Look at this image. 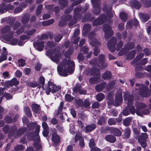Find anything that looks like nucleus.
<instances>
[{"mask_svg": "<svg viewBox=\"0 0 151 151\" xmlns=\"http://www.w3.org/2000/svg\"><path fill=\"white\" fill-rule=\"evenodd\" d=\"M79 140V145L82 147L84 146V143L81 134L80 133H76L75 137L76 142Z\"/></svg>", "mask_w": 151, "mask_h": 151, "instance_id": "nucleus-19", "label": "nucleus"}, {"mask_svg": "<svg viewBox=\"0 0 151 151\" xmlns=\"http://www.w3.org/2000/svg\"><path fill=\"white\" fill-rule=\"evenodd\" d=\"M36 32L35 29H33L32 30H28L25 31V33L27 34L29 36L33 35Z\"/></svg>", "mask_w": 151, "mask_h": 151, "instance_id": "nucleus-49", "label": "nucleus"}, {"mask_svg": "<svg viewBox=\"0 0 151 151\" xmlns=\"http://www.w3.org/2000/svg\"><path fill=\"white\" fill-rule=\"evenodd\" d=\"M138 24V21L136 19H134L130 22H128L126 24V27L127 28L129 29L132 27V25L137 26Z\"/></svg>", "mask_w": 151, "mask_h": 151, "instance_id": "nucleus-25", "label": "nucleus"}, {"mask_svg": "<svg viewBox=\"0 0 151 151\" xmlns=\"http://www.w3.org/2000/svg\"><path fill=\"white\" fill-rule=\"evenodd\" d=\"M10 27L9 26H6L4 27L1 30L2 33L3 34L7 33L6 35H7V34L9 33V32L10 30ZM10 32H9L10 33Z\"/></svg>", "mask_w": 151, "mask_h": 151, "instance_id": "nucleus-36", "label": "nucleus"}, {"mask_svg": "<svg viewBox=\"0 0 151 151\" xmlns=\"http://www.w3.org/2000/svg\"><path fill=\"white\" fill-rule=\"evenodd\" d=\"M19 82L16 78H14L10 81H7L5 83V85L8 86H12L18 85Z\"/></svg>", "mask_w": 151, "mask_h": 151, "instance_id": "nucleus-20", "label": "nucleus"}, {"mask_svg": "<svg viewBox=\"0 0 151 151\" xmlns=\"http://www.w3.org/2000/svg\"><path fill=\"white\" fill-rule=\"evenodd\" d=\"M107 17L104 14H101L98 18L93 22V25L94 26L99 25L102 24L104 21H106Z\"/></svg>", "mask_w": 151, "mask_h": 151, "instance_id": "nucleus-16", "label": "nucleus"}, {"mask_svg": "<svg viewBox=\"0 0 151 151\" xmlns=\"http://www.w3.org/2000/svg\"><path fill=\"white\" fill-rule=\"evenodd\" d=\"M32 108L33 111L37 114L39 113L40 111V106L35 104H32Z\"/></svg>", "mask_w": 151, "mask_h": 151, "instance_id": "nucleus-26", "label": "nucleus"}, {"mask_svg": "<svg viewBox=\"0 0 151 151\" xmlns=\"http://www.w3.org/2000/svg\"><path fill=\"white\" fill-rule=\"evenodd\" d=\"M130 134V130L129 128H127L124 131V137L125 138H129Z\"/></svg>", "mask_w": 151, "mask_h": 151, "instance_id": "nucleus-37", "label": "nucleus"}, {"mask_svg": "<svg viewBox=\"0 0 151 151\" xmlns=\"http://www.w3.org/2000/svg\"><path fill=\"white\" fill-rule=\"evenodd\" d=\"M103 29L106 39L109 38L113 35V32L111 30V27L109 25L104 24L103 27Z\"/></svg>", "mask_w": 151, "mask_h": 151, "instance_id": "nucleus-11", "label": "nucleus"}, {"mask_svg": "<svg viewBox=\"0 0 151 151\" xmlns=\"http://www.w3.org/2000/svg\"><path fill=\"white\" fill-rule=\"evenodd\" d=\"M89 146L90 148L94 146L95 145L94 141L93 139H90L89 143Z\"/></svg>", "mask_w": 151, "mask_h": 151, "instance_id": "nucleus-59", "label": "nucleus"}, {"mask_svg": "<svg viewBox=\"0 0 151 151\" xmlns=\"http://www.w3.org/2000/svg\"><path fill=\"white\" fill-rule=\"evenodd\" d=\"M36 125L37 124L36 123L34 122L29 124L28 125V127L29 128V129L31 130L34 129Z\"/></svg>", "mask_w": 151, "mask_h": 151, "instance_id": "nucleus-55", "label": "nucleus"}, {"mask_svg": "<svg viewBox=\"0 0 151 151\" xmlns=\"http://www.w3.org/2000/svg\"><path fill=\"white\" fill-rule=\"evenodd\" d=\"M111 133L116 136H120L122 135L120 131L116 128H112L111 130Z\"/></svg>", "mask_w": 151, "mask_h": 151, "instance_id": "nucleus-29", "label": "nucleus"}, {"mask_svg": "<svg viewBox=\"0 0 151 151\" xmlns=\"http://www.w3.org/2000/svg\"><path fill=\"white\" fill-rule=\"evenodd\" d=\"M91 2L94 8L93 12L96 14H98L100 12V4L99 0H91Z\"/></svg>", "mask_w": 151, "mask_h": 151, "instance_id": "nucleus-14", "label": "nucleus"}, {"mask_svg": "<svg viewBox=\"0 0 151 151\" xmlns=\"http://www.w3.org/2000/svg\"><path fill=\"white\" fill-rule=\"evenodd\" d=\"M46 54L47 55L50 57L52 61L57 63L61 58V55L59 54L57 51L54 49L47 50Z\"/></svg>", "mask_w": 151, "mask_h": 151, "instance_id": "nucleus-6", "label": "nucleus"}, {"mask_svg": "<svg viewBox=\"0 0 151 151\" xmlns=\"http://www.w3.org/2000/svg\"><path fill=\"white\" fill-rule=\"evenodd\" d=\"M96 99L98 101H101L104 99V96L103 93H100L96 95Z\"/></svg>", "mask_w": 151, "mask_h": 151, "instance_id": "nucleus-45", "label": "nucleus"}, {"mask_svg": "<svg viewBox=\"0 0 151 151\" xmlns=\"http://www.w3.org/2000/svg\"><path fill=\"white\" fill-rule=\"evenodd\" d=\"M142 3L146 7H149L151 4V0H141Z\"/></svg>", "mask_w": 151, "mask_h": 151, "instance_id": "nucleus-35", "label": "nucleus"}, {"mask_svg": "<svg viewBox=\"0 0 151 151\" xmlns=\"http://www.w3.org/2000/svg\"><path fill=\"white\" fill-rule=\"evenodd\" d=\"M54 22V20L53 19H51L47 21H44L42 22V24L43 25L47 26L50 24H52Z\"/></svg>", "mask_w": 151, "mask_h": 151, "instance_id": "nucleus-41", "label": "nucleus"}, {"mask_svg": "<svg viewBox=\"0 0 151 151\" xmlns=\"http://www.w3.org/2000/svg\"><path fill=\"white\" fill-rule=\"evenodd\" d=\"M3 52L1 53V56L0 57V63L3 61L7 59L6 56L9 55V54L6 51V49L5 47L2 48Z\"/></svg>", "mask_w": 151, "mask_h": 151, "instance_id": "nucleus-21", "label": "nucleus"}, {"mask_svg": "<svg viewBox=\"0 0 151 151\" xmlns=\"http://www.w3.org/2000/svg\"><path fill=\"white\" fill-rule=\"evenodd\" d=\"M38 82L42 86V88L43 89V86L45 87V86H44L45 83V78L42 76L40 77L39 79Z\"/></svg>", "mask_w": 151, "mask_h": 151, "instance_id": "nucleus-47", "label": "nucleus"}, {"mask_svg": "<svg viewBox=\"0 0 151 151\" xmlns=\"http://www.w3.org/2000/svg\"><path fill=\"white\" fill-rule=\"evenodd\" d=\"M106 140L111 143H114L116 141V137L112 135H109L106 136L105 137Z\"/></svg>", "mask_w": 151, "mask_h": 151, "instance_id": "nucleus-27", "label": "nucleus"}, {"mask_svg": "<svg viewBox=\"0 0 151 151\" xmlns=\"http://www.w3.org/2000/svg\"><path fill=\"white\" fill-rule=\"evenodd\" d=\"M132 119V118L131 117H127L126 118L123 120V124L126 126H128Z\"/></svg>", "mask_w": 151, "mask_h": 151, "instance_id": "nucleus-34", "label": "nucleus"}, {"mask_svg": "<svg viewBox=\"0 0 151 151\" xmlns=\"http://www.w3.org/2000/svg\"><path fill=\"white\" fill-rule=\"evenodd\" d=\"M55 45V43L53 42L50 41H48L47 44L46 46L45 47L46 49L49 48L53 47Z\"/></svg>", "mask_w": 151, "mask_h": 151, "instance_id": "nucleus-52", "label": "nucleus"}, {"mask_svg": "<svg viewBox=\"0 0 151 151\" xmlns=\"http://www.w3.org/2000/svg\"><path fill=\"white\" fill-rule=\"evenodd\" d=\"M120 17L122 20L125 22L127 19V15L124 12H122L120 14Z\"/></svg>", "mask_w": 151, "mask_h": 151, "instance_id": "nucleus-44", "label": "nucleus"}, {"mask_svg": "<svg viewBox=\"0 0 151 151\" xmlns=\"http://www.w3.org/2000/svg\"><path fill=\"white\" fill-rule=\"evenodd\" d=\"M95 36L96 34L94 32H92L90 33L88 36L89 44L93 47L99 46H100V44L95 38Z\"/></svg>", "mask_w": 151, "mask_h": 151, "instance_id": "nucleus-9", "label": "nucleus"}, {"mask_svg": "<svg viewBox=\"0 0 151 151\" xmlns=\"http://www.w3.org/2000/svg\"><path fill=\"white\" fill-rule=\"evenodd\" d=\"M148 135L146 133H142L141 137L138 139V142L143 148H145L147 146L146 141Z\"/></svg>", "mask_w": 151, "mask_h": 151, "instance_id": "nucleus-13", "label": "nucleus"}, {"mask_svg": "<svg viewBox=\"0 0 151 151\" xmlns=\"http://www.w3.org/2000/svg\"><path fill=\"white\" fill-rule=\"evenodd\" d=\"M91 28V26L88 24H86L83 26V32L86 33Z\"/></svg>", "mask_w": 151, "mask_h": 151, "instance_id": "nucleus-42", "label": "nucleus"}, {"mask_svg": "<svg viewBox=\"0 0 151 151\" xmlns=\"http://www.w3.org/2000/svg\"><path fill=\"white\" fill-rule=\"evenodd\" d=\"M73 50L72 49L71 50L65 52V56L66 57L68 58L69 56L72 55L73 52Z\"/></svg>", "mask_w": 151, "mask_h": 151, "instance_id": "nucleus-62", "label": "nucleus"}, {"mask_svg": "<svg viewBox=\"0 0 151 151\" xmlns=\"http://www.w3.org/2000/svg\"><path fill=\"white\" fill-rule=\"evenodd\" d=\"M60 87L55 85L52 81H49L47 83L43 86V90L45 91L46 93L49 95L51 92L52 93L57 92L60 90Z\"/></svg>", "mask_w": 151, "mask_h": 151, "instance_id": "nucleus-5", "label": "nucleus"}, {"mask_svg": "<svg viewBox=\"0 0 151 151\" xmlns=\"http://www.w3.org/2000/svg\"><path fill=\"white\" fill-rule=\"evenodd\" d=\"M123 45V43L122 42L120 41L119 42L117 46L116 50L118 51L122 47Z\"/></svg>", "mask_w": 151, "mask_h": 151, "instance_id": "nucleus-61", "label": "nucleus"}, {"mask_svg": "<svg viewBox=\"0 0 151 151\" xmlns=\"http://www.w3.org/2000/svg\"><path fill=\"white\" fill-rule=\"evenodd\" d=\"M112 7L109 5H105L103 8V11L104 12L108 13V17L111 18L112 17L114 12H111V9Z\"/></svg>", "mask_w": 151, "mask_h": 151, "instance_id": "nucleus-18", "label": "nucleus"}, {"mask_svg": "<svg viewBox=\"0 0 151 151\" xmlns=\"http://www.w3.org/2000/svg\"><path fill=\"white\" fill-rule=\"evenodd\" d=\"M30 38L29 36L28 35H21L20 37V39L22 40H25L27 39H29Z\"/></svg>", "mask_w": 151, "mask_h": 151, "instance_id": "nucleus-58", "label": "nucleus"}, {"mask_svg": "<svg viewBox=\"0 0 151 151\" xmlns=\"http://www.w3.org/2000/svg\"><path fill=\"white\" fill-rule=\"evenodd\" d=\"M24 111H25L26 114L28 117H31L32 116V114L31 113L30 109L28 106H27L24 108Z\"/></svg>", "mask_w": 151, "mask_h": 151, "instance_id": "nucleus-40", "label": "nucleus"}, {"mask_svg": "<svg viewBox=\"0 0 151 151\" xmlns=\"http://www.w3.org/2000/svg\"><path fill=\"white\" fill-rule=\"evenodd\" d=\"M83 103V106H84L85 107H88L90 105L89 101L88 99L85 100Z\"/></svg>", "mask_w": 151, "mask_h": 151, "instance_id": "nucleus-57", "label": "nucleus"}, {"mask_svg": "<svg viewBox=\"0 0 151 151\" xmlns=\"http://www.w3.org/2000/svg\"><path fill=\"white\" fill-rule=\"evenodd\" d=\"M65 99L66 101H70L73 100V98L70 95L66 94L65 95Z\"/></svg>", "mask_w": 151, "mask_h": 151, "instance_id": "nucleus-56", "label": "nucleus"}, {"mask_svg": "<svg viewBox=\"0 0 151 151\" xmlns=\"http://www.w3.org/2000/svg\"><path fill=\"white\" fill-rule=\"evenodd\" d=\"M136 86H139L140 88L139 90V94L142 96L146 97H148L151 94V92L147 89V87L146 86H145L142 84H136Z\"/></svg>", "mask_w": 151, "mask_h": 151, "instance_id": "nucleus-7", "label": "nucleus"}, {"mask_svg": "<svg viewBox=\"0 0 151 151\" xmlns=\"http://www.w3.org/2000/svg\"><path fill=\"white\" fill-rule=\"evenodd\" d=\"M42 5L41 4H40L38 5L36 11V14L37 15H39L40 14L42 10Z\"/></svg>", "mask_w": 151, "mask_h": 151, "instance_id": "nucleus-50", "label": "nucleus"}, {"mask_svg": "<svg viewBox=\"0 0 151 151\" xmlns=\"http://www.w3.org/2000/svg\"><path fill=\"white\" fill-rule=\"evenodd\" d=\"M17 129V127L15 126H13L9 128L8 126H6L3 128V132L5 133H9V136L11 134L14 135V137L15 138L18 137L22 134L25 131L26 129L25 128L20 129L17 132H15Z\"/></svg>", "mask_w": 151, "mask_h": 151, "instance_id": "nucleus-4", "label": "nucleus"}, {"mask_svg": "<svg viewBox=\"0 0 151 151\" xmlns=\"http://www.w3.org/2000/svg\"><path fill=\"white\" fill-rule=\"evenodd\" d=\"M59 2L61 9H63V8L66 6L68 4L66 0H59Z\"/></svg>", "mask_w": 151, "mask_h": 151, "instance_id": "nucleus-38", "label": "nucleus"}, {"mask_svg": "<svg viewBox=\"0 0 151 151\" xmlns=\"http://www.w3.org/2000/svg\"><path fill=\"white\" fill-rule=\"evenodd\" d=\"M139 17L144 22H146L150 18L148 14L142 13L139 14Z\"/></svg>", "mask_w": 151, "mask_h": 151, "instance_id": "nucleus-31", "label": "nucleus"}, {"mask_svg": "<svg viewBox=\"0 0 151 151\" xmlns=\"http://www.w3.org/2000/svg\"><path fill=\"white\" fill-rule=\"evenodd\" d=\"M2 76L4 78H8L9 76V73L7 71H6L2 73Z\"/></svg>", "mask_w": 151, "mask_h": 151, "instance_id": "nucleus-60", "label": "nucleus"}, {"mask_svg": "<svg viewBox=\"0 0 151 151\" xmlns=\"http://www.w3.org/2000/svg\"><path fill=\"white\" fill-rule=\"evenodd\" d=\"M96 127V125L94 124L88 125L86 127V132H90L95 129Z\"/></svg>", "mask_w": 151, "mask_h": 151, "instance_id": "nucleus-33", "label": "nucleus"}, {"mask_svg": "<svg viewBox=\"0 0 151 151\" xmlns=\"http://www.w3.org/2000/svg\"><path fill=\"white\" fill-rule=\"evenodd\" d=\"M105 56L104 55L101 54L99 57L98 61L96 59H93L90 62V63L93 65H95L96 67L98 68L96 69L93 68H91V75H98L100 73L99 70H102L106 66V64H104V60Z\"/></svg>", "mask_w": 151, "mask_h": 151, "instance_id": "nucleus-3", "label": "nucleus"}, {"mask_svg": "<svg viewBox=\"0 0 151 151\" xmlns=\"http://www.w3.org/2000/svg\"><path fill=\"white\" fill-rule=\"evenodd\" d=\"M71 16L70 15H68L66 17V18L63 20L60 21L59 23V25L60 27H62L65 25L67 23V21L70 19Z\"/></svg>", "mask_w": 151, "mask_h": 151, "instance_id": "nucleus-28", "label": "nucleus"}, {"mask_svg": "<svg viewBox=\"0 0 151 151\" xmlns=\"http://www.w3.org/2000/svg\"><path fill=\"white\" fill-rule=\"evenodd\" d=\"M80 85L79 84H77L73 88V90L75 92H76L78 91L81 94H83L86 93V91L83 89H80Z\"/></svg>", "mask_w": 151, "mask_h": 151, "instance_id": "nucleus-24", "label": "nucleus"}, {"mask_svg": "<svg viewBox=\"0 0 151 151\" xmlns=\"http://www.w3.org/2000/svg\"><path fill=\"white\" fill-rule=\"evenodd\" d=\"M62 38V36L60 34H57L55 35V40L56 42H59Z\"/></svg>", "mask_w": 151, "mask_h": 151, "instance_id": "nucleus-51", "label": "nucleus"}, {"mask_svg": "<svg viewBox=\"0 0 151 151\" xmlns=\"http://www.w3.org/2000/svg\"><path fill=\"white\" fill-rule=\"evenodd\" d=\"M40 128V125H37L35 129L36 133L35 134V138L33 139L34 141H35V142L34 143V146L35 148L37 149H39L42 147L41 145L39 143L40 140V137L38 136Z\"/></svg>", "mask_w": 151, "mask_h": 151, "instance_id": "nucleus-8", "label": "nucleus"}, {"mask_svg": "<svg viewBox=\"0 0 151 151\" xmlns=\"http://www.w3.org/2000/svg\"><path fill=\"white\" fill-rule=\"evenodd\" d=\"M124 100L125 101H127V105L129 111L132 114H134L135 112L136 114L140 116H142V114H148L149 112L148 110H145L143 111L141 109L145 107L146 105L139 102H137L135 104L136 109L135 110L134 107L132 106L133 102V97L130 95L128 93H125L124 95Z\"/></svg>", "mask_w": 151, "mask_h": 151, "instance_id": "nucleus-1", "label": "nucleus"}, {"mask_svg": "<svg viewBox=\"0 0 151 151\" xmlns=\"http://www.w3.org/2000/svg\"><path fill=\"white\" fill-rule=\"evenodd\" d=\"M106 86L105 82H102L100 85H97L95 87L97 91H101L102 90L103 88Z\"/></svg>", "mask_w": 151, "mask_h": 151, "instance_id": "nucleus-32", "label": "nucleus"}, {"mask_svg": "<svg viewBox=\"0 0 151 151\" xmlns=\"http://www.w3.org/2000/svg\"><path fill=\"white\" fill-rule=\"evenodd\" d=\"M99 79L98 77L91 78L89 79V81L90 83L91 84L96 83L99 82Z\"/></svg>", "mask_w": 151, "mask_h": 151, "instance_id": "nucleus-43", "label": "nucleus"}, {"mask_svg": "<svg viewBox=\"0 0 151 151\" xmlns=\"http://www.w3.org/2000/svg\"><path fill=\"white\" fill-rule=\"evenodd\" d=\"M115 101L114 103V106H118L122 101V94L120 92L116 94L115 96Z\"/></svg>", "mask_w": 151, "mask_h": 151, "instance_id": "nucleus-17", "label": "nucleus"}, {"mask_svg": "<svg viewBox=\"0 0 151 151\" xmlns=\"http://www.w3.org/2000/svg\"><path fill=\"white\" fill-rule=\"evenodd\" d=\"M83 102L82 100L81 99H78L76 102V103L77 104H78L79 106H83Z\"/></svg>", "mask_w": 151, "mask_h": 151, "instance_id": "nucleus-64", "label": "nucleus"}, {"mask_svg": "<svg viewBox=\"0 0 151 151\" xmlns=\"http://www.w3.org/2000/svg\"><path fill=\"white\" fill-rule=\"evenodd\" d=\"M5 121L8 123H10L13 121L11 118L9 116H6L5 118Z\"/></svg>", "mask_w": 151, "mask_h": 151, "instance_id": "nucleus-63", "label": "nucleus"}, {"mask_svg": "<svg viewBox=\"0 0 151 151\" xmlns=\"http://www.w3.org/2000/svg\"><path fill=\"white\" fill-rule=\"evenodd\" d=\"M14 149L16 151L22 150L24 149V147L22 145H18L15 147Z\"/></svg>", "mask_w": 151, "mask_h": 151, "instance_id": "nucleus-54", "label": "nucleus"}, {"mask_svg": "<svg viewBox=\"0 0 151 151\" xmlns=\"http://www.w3.org/2000/svg\"><path fill=\"white\" fill-rule=\"evenodd\" d=\"M133 5L137 9H138L141 6L140 4L136 0H133Z\"/></svg>", "mask_w": 151, "mask_h": 151, "instance_id": "nucleus-46", "label": "nucleus"}, {"mask_svg": "<svg viewBox=\"0 0 151 151\" xmlns=\"http://www.w3.org/2000/svg\"><path fill=\"white\" fill-rule=\"evenodd\" d=\"M103 78L104 79H109L111 78V73L108 71L105 72L103 75Z\"/></svg>", "mask_w": 151, "mask_h": 151, "instance_id": "nucleus-39", "label": "nucleus"}, {"mask_svg": "<svg viewBox=\"0 0 151 151\" xmlns=\"http://www.w3.org/2000/svg\"><path fill=\"white\" fill-rule=\"evenodd\" d=\"M81 7H77L74 10V18L75 20L73 22H70L69 23V25L70 26H71L73 25L75 23L77 20L81 19V14L80 13H78L81 10Z\"/></svg>", "mask_w": 151, "mask_h": 151, "instance_id": "nucleus-10", "label": "nucleus"}, {"mask_svg": "<svg viewBox=\"0 0 151 151\" xmlns=\"http://www.w3.org/2000/svg\"><path fill=\"white\" fill-rule=\"evenodd\" d=\"M30 17V16L29 14H26L24 15L22 17V23L25 24L27 23L29 20Z\"/></svg>", "mask_w": 151, "mask_h": 151, "instance_id": "nucleus-30", "label": "nucleus"}, {"mask_svg": "<svg viewBox=\"0 0 151 151\" xmlns=\"http://www.w3.org/2000/svg\"><path fill=\"white\" fill-rule=\"evenodd\" d=\"M26 64L24 60L23 59H20L18 60V65L19 66H24Z\"/></svg>", "mask_w": 151, "mask_h": 151, "instance_id": "nucleus-48", "label": "nucleus"}, {"mask_svg": "<svg viewBox=\"0 0 151 151\" xmlns=\"http://www.w3.org/2000/svg\"><path fill=\"white\" fill-rule=\"evenodd\" d=\"M44 42L43 41L35 42L34 43V45L35 48H37L38 50L41 51L44 48Z\"/></svg>", "mask_w": 151, "mask_h": 151, "instance_id": "nucleus-22", "label": "nucleus"}, {"mask_svg": "<svg viewBox=\"0 0 151 151\" xmlns=\"http://www.w3.org/2000/svg\"><path fill=\"white\" fill-rule=\"evenodd\" d=\"M127 49H132L134 47V44L132 43H128L126 45H125Z\"/></svg>", "mask_w": 151, "mask_h": 151, "instance_id": "nucleus-53", "label": "nucleus"}, {"mask_svg": "<svg viewBox=\"0 0 151 151\" xmlns=\"http://www.w3.org/2000/svg\"><path fill=\"white\" fill-rule=\"evenodd\" d=\"M117 41L115 37L112 38L108 42L107 46L109 50L111 52H114L115 50V45Z\"/></svg>", "mask_w": 151, "mask_h": 151, "instance_id": "nucleus-15", "label": "nucleus"}, {"mask_svg": "<svg viewBox=\"0 0 151 151\" xmlns=\"http://www.w3.org/2000/svg\"><path fill=\"white\" fill-rule=\"evenodd\" d=\"M13 33L12 32L7 34V35H5L4 37V38L5 40L8 42H10V44L13 45H14L17 43V40L16 38H14L12 40V38L13 37Z\"/></svg>", "mask_w": 151, "mask_h": 151, "instance_id": "nucleus-12", "label": "nucleus"}, {"mask_svg": "<svg viewBox=\"0 0 151 151\" xmlns=\"http://www.w3.org/2000/svg\"><path fill=\"white\" fill-rule=\"evenodd\" d=\"M54 133H53L52 140L55 144H56L59 142L60 139V137L56 133V130L54 129L53 130Z\"/></svg>", "mask_w": 151, "mask_h": 151, "instance_id": "nucleus-23", "label": "nucleus"}, {"mask_svg": "<svg viewBox=\"0 0 151 151\" xmlns=\"http://www.w3.org/2000/svg\"><path fill=\"white\" fill-rule=\"evenodd\" d=\"M74 65L73 61L70 60H67L66 59H63L57 67L59 74L61 76H66L72 73L74 70L73 67Z\"/></svg>", "mask_w": 151, "mask_h": 151, "instance_id": "nucleus-2", "label": "nucleus"}]
</instances>
